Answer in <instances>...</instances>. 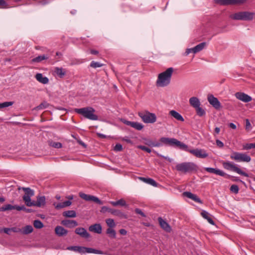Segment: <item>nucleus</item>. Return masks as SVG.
<instances>
[{
  "mask_svg": "<svg viewBox=\"0 0 255 255\" xmlns=\"http://www.w3.org/2000/svg\"><path fill=\"white\" fill-rule=\"evenodd\" d=\"M169 115L178 121L183 122L184 121L182 116L178 112L174 110H171L169 112Z\"/></svg>",
  "mask_w": 255,
  "mask_h": 255,
  "instance_id": "obj_27",
  "label": "nucleus"
},
{
  "mask_svg": "<svg viewBox=\"0 0 255 255\" xmlns=\"http://www.w3.org/2000/svg\"><path fill=\"white\" fill-rule=\"evenodd\" d=\"M54 72L60 78H63L66 74V71L62 68L56 67Z\"/></svg>",
  "mask_w": 255,
  "mask_h": 255,
  "instance_id": "obj_29",
  "label": "nucleus"
},
{
  "mask_svg": "<svg viewBox=\"0 0 255 255\" xmlns=\"http://www.w3.org/2000/svg\"><path fill=\"white\" fill-rule=\"evenodd\" d=\"M144 143L150 147H159L161 146V143L160 142H154L150 139H144Z\"/></svg>",
  "mask_w": 255,
  "mask_h": 255,
  "instance_id": "obj_26",
  "label": "nucleus"
},
{
  "mask_svg": "<svg viewBox=\"0 0 255 255\" xmlns=\"http://www.w3.org/2000/svg\"><path fill=\"white\" fill-rule=\"evenodd\" d=\"M251 148H254V143H247L243 145V149L248 150Z\"/></svg>",
  "mask_w": 255,
  "mask_h": 255,
  "instance_id": "obj_52",
  "label": "nucleus"
},
{
  "mask_svg": "<svg viewBox=\"0 0 255 255\" xmlns=\"http://www.w3.org/2000/svg\"><path fill=\"white\" fill-rule=\"evenodd\" d=\"M207 99L210 104L216 109H219L221 108V106L220 102L218 99L215 97L213 95H208Z\"/></svg>",
  "mask_w": 255,
  "mask_h": 255,
  "instance_id": "obj_11",
  "label": "nucleus"
},
{
  "mask_svg": "<svg viewBox=\"0 0 255 255\" xmlns=\"http://www.w3.org/2000/svg\"><path fill=\"white\" fill-rule=\"evenodd\" d=\"M33 226L35 228L41 229L43 227V224L40 220H36L34 221Z\"/></svg>",
  "mask_w": 255,
  "mask_h": 255,
  "instance_id": "obj_45",
  "label": "nucleus"
},
{
  "mask_svg": "<svg viewBox=\"0 0 255 255\" xmlns=\"http://www.w3.org/2000/svg\"><path fill=\"white\" fill-rule=\"evenodd\" d=\"M75 232L83 238H88L90 237L89 233L83 228H78L76 229Z\"/></svg>",
  "mask_w": 255,
  "mask_h": 255,
  "instance_id": "obj_15",
  "label": "nucleus"
},
{
  "mask_svg": "<svg viewBox=\"0 0 255 255\" xmlns=\"http://www.w3.org/2000/svg\"><path fill=\"white\" fill-rule=\"evenodd\" d=\"M235 96L237 99L245 103H248L252 100L251 96L243 92H237Z\"/></svg>",
  "mask_w": 255,
  "mask_h": 255,
  "instance_id": "obj_12",
  "label": "nucleus"
},
{
  "mask_svg": "<svg viewBox=\"0 0 255 255\" xmlns=\"http://www.w3.org/2000/svg\"><path fill=\"white\" fill-rule=\"evenodd\" d=\"M216 2L221 5H234V0H216Z\"/></svg>",
  "mask_w": 255,
  "mask_h": 255,
  "instance_id": "obj_36",
  "label": "nucleus"
},
{
  "mask_svg": "<svg viewBox=\"0 0 255 255\" xmlns=\"http://www.w3.org/2000/svg\"><path fill=\"white\" fill-rule=\"evenodd\" d=\"M190 105L194 108L200 106L201 103L198 98L195 97H192L189 99Z\"/></svg>",
  "mask_w": 255,
  "mask_h": 255,
  "instance_id": "obj_24",
  "label": "nucleus"
},
{
  "mask_svg": "<svg viewBox=\"0 0 255 255\" xmlns=\"http://www.w3.org/2000/svg\"><path fill=\"white\" fill-rule=\"evenodd\" d=\"M83 253H94L97 254H101L102 252L99 250H97L92 248H86L83 247Z\"/></svg>",
  "mask_w": 255,
  "mask_h": 255,
  "instance_id": "obj_32",
  "label": "nucleus"
},
{
  "mask_svg": "<svg viewBox=\"0 0 255 255\" xmlns=\"http://www.w3.org/2000/svg\"><path fill=\"white\" fill-rule=\"evenodd\" d=\"M123 149L122 145L121 144H117L114 147V150L117 151H121Z\"/></svg>",
  "mask_w": 255,
  "mask_h": 255,
  "instance_id": "obj_55",
  "label": "nucleus"
},
{
  "mask_svg": "<svg viewBox=\"0 0 255 255\" xmlns=\"http://www.w3.org/2000/svg\"><path fill=\"white\" fill-rule=\"evenodd\" d=\"M239 187L237 185H232L231 187H230V190L231 192L235 193V194H237L239 192Z\"/></svg>",
  "mask_w": 255,
  "mask_h": 255,
  "instance_id": "obj_49",
  "label": "nucleus"
},
{
  "mask_svg": "<svg viewBox=\"0 0 255 255\" xmlns=\"http://www.w3.org/2000/svg\"><path fill=\"white\" fill-rule=\"evenodd\" d=\"M36 79L40 83L46 84L49 82V79L46 77H44L42 74L41 73H37L35 75V76Z\"/></svg>",
  "mask_w": 255,
  "mask_h": 255,
  "instance_id": "obj_21",
  "label": "nucleus"
},
{
  "mask_svg": "<svg viewBox=\"0 0 255 255\" xmlns=\"http://www.w3.org/2000/svg\"><path fill=\"white\" fill-rule=\"evenodd\" d=\"M67 250L73 251L74 252H79L80 253H83V247H79V246H71L67 248Z\"/></svg>",
  "mask_w": 255,
  "mask_h": 255,
  "instance_id": "obj_39",
  "label": "nucleus"
},
{
  "mask_svg": "<svg viewBox=\"0 0 255 255\" xmlns=\"http://www.w3.org/2000/svg\"><path fill=\"white\" fill-rule=\"evenodd\" d=\"M189 152L199 158H205L208 156V154L203 150L196 149H191L189 150Z\"/></svg>",
  "mask_w": 255,
  "mask_h": 255,
  "instance_id": "obj_13",
  "label": "nucleus"
},
{
  "mask_svg": "<svg viewBox=\"0 0 255 255\" xmlns=\"http://www.w3.org/2000/svg\"><path fill=\"white\" fill-rule=\"evenodd\" d=\"M173 70V68L170 67L165 71L159 74L156 82V85L160 87L168 86L170 83Z\"/></svg>",
  "mask_w": 255,
  "mask_h": 255,
  "instance_id": "obj_1",
  "label": "nucleus"
},
{
  "mask_svg": "<svg viewBox=\"0 0 255 255\" xmlns=\"http://www.w3.org/2000/svg\"><path fill=\"white\" fill-rule=\"evenodd\" d=\"M3 231L5 233V234H10V232L11 231V229L10 228H4L3 229Z\"/></svg>",
  "mask_w": 255,
  "mask_h": 255,
  "instance_id": "obj_63",
  "label": "nucleus"
},
{
  "mask_svg": "<svg viewBox=\"0 0 255 255\" xmlns=\"http://www.w3.org/2000/svg\"><path fill=\"white\" fill-rule=\"evenodd\" d=\"M90 53L92 54L97 55L99 53V52L97 50L92 49L90 50Z\"/></svg>",
  "mask_w": 255,
  "mask_h": 255,
  "instance_id": "obj_64",
  "label": "nucleus"
},
{
  "mask_svg": "<svg viewBox=\"0 0 255 255\" xmlns=\"http://www.w3.org/2000/svg\"><path fill=\"white\" fill-rule=\"evenodd\" d=\"M23 190L24 191L25 193L23 197H31L34 195V191L29 188H23Z\"/></svg>",
  "mask_w": 255,
  "mask_h": 255,
  "instance_id": "obj_37",
  "label": "nucleus"
},
{
  "mask_svg": "<svg viewBox=\"0 0 255 255\" xmlns=\"http://www.w3.org/2000/svg\"><path fill=\"white\" fill-rule=\"evenodd\" d=\"M137 148L139 149H140L143 151H145L148 153H150L151 152V150L149 148H148L145 146L138 145V146H137Z\"/></svg>",
  "mask_w": 255,
  "mask_h": 255,
  "instance_id": "obj_51",
  "label": "nucleus"
},
{
  "mask_svg": "<svg viewBox=\"0 0 255 255\" xmlns=\"http://www.w3.org/2000/svg\"><path fill=\"white\" fill-rule=\"evenodd\" d=\"M17 206L11 205L10 204H6L0 208V211H6L8 210H12L14 209L17 210Z\"/></svg>",
  "mask_w": 255,
  "mask_h": 255,
  "instance_id": "obj_33",
  "label": "nucleus"
},
{
  "mask_svg": "<svg viewBox=\"0 0 255 255\" xmlns=\"http://www.w3.org/2000/svg\"><path fill=\"white\" fill-rule=\"evenodd\" d=\"M64 203V206L65 207L69 206L71 205L72 203L70 201H66L63 202Z\"/></svg>",
  "mask_w": 255,
  "mask_h": 255,
  "instance_id": "obj_62",
  "label": "nucleus"
},
{
  "mask_svg": "<svg viewBox=\"0 0 255 255\" xmlns=\"http://www.w3.org/2000/svg\"><path fill=\"white\" fill-rule=\"evenodd\" d=\"M183 195L184 196H185L188 198H190L197 203H202L201 200L200 199V198H199L198 197V196L197 195H196L195 194H194L190 192H184L183 193Z\"/></svg>",
  "mask_w": 255,
  "mask_h": 255,
  "instance_id": "obj_19",
  "label": "nucleus"
},
{
  "mask_svg": "<svg viewBox=\"0 0 255 255\" xmlns=\"http://www.w3.org/2000/svg\"><path fill=\"white\" fill-rule=\"evenodd\" d=\"M201 215L204 219H206L210 224L213 225H215L214 221L210 217V214L208 212L206 211H203L201 213Z\"/></svg>",
  "mask_w": 255,
  "mask_h": 255,
  "instance_id": "obj_28",
  "label": "nucleus"
},
{
  "mask_svg": "<svg viewBox=\"0 0 255 255\" xmlns=\"http://www.w3.org/2000/svg\"><path fill=\"white\" fill-rule=\"evenodd\" d=\"M106 233L110 238H116V232L113 228H108L106 231Z\"/></svg>",
  "mask_w": 255,
  "mask_h": 255,
  "instance_id": "obj_41",
  "label": "nucleus"
},
{
  "mask_svg": "<svg viewBox=\"0 0 255 255\" xmlns=\"http://www.w3.org/2000/svg\"><path fill=\"white\" fill-rule=\"evenodd\" d=\"M194 50H193V48H188L186 50L185 55H188L189 54H190L191 52L194 53Z\"/></svg>",
  "mask_w": 255,
  "mask_h": 255,
  "instance_id": "obj_60",
  "label": "nucleus"
},
{
  "mask_svg": "<svg viewBox=\"0 0 255 255\" xmlns=\"http://www.w3.org/2000/svg\"><path fill=\"white\" fill-rule=\"evenodd\" d=\"M205 170L209 173H214L221 176H224L226 175V173L218 169L211 167H206L205 168Z\"/></svg>",
  "mask_w": 255,
  "mask_h": 255,
  "instance_id": "obj_20",
  "label": "nucleus"
},
{
  "mask_svg": "<svg viewBox=\"0 0 255 255\" xmlns=\"http://www.w3.org/2000/svg\"><path fill=\"white\" fill-rule=\"evenodd\" d=\"M140 179L144 182L148 183L150 185H152L153 186L156 187L157 186V183L155 182V180L151 178H146L144 177H140Z\"/></svg>",
  "mask_w": 255,
  "mask_h": 255,
  "instance_id": "obj_34",
  "label": "nucleus"
},
{
  "mask_svg": "<svg viewBox=\"0 0 255 255\" xmlns=\"http://www.w3.org/2000/svg\"><path fill=\"white\" fill-rule=\"evenodd\" d=\"M119 232L122 235H126L127 234V231L124 229H120Z\"/></svg>",
  "mask_w": 255,
  "mask_h": 255,
  "instance_id": "obj_61",
  "label": "nucleus"
},
{
  "mask_svg": "<svg viewBox=\"0 0 255 255\" xmlns=\"http://www.w3.org/2000/svg\"><path fill=\"white\" fill-rule=\"evenodd\" d=\"M122 122L126 125L129 126L138 130H141L143 128V126L141 124L138 122H130L125 120H123Z\"/></svg>",
  "mask_w": 255,
  "mask_h": 255,
  "instance_id": "obj_14",
  "label": "nucleus"
},
{
  "mask_svg": "<svg viewBox=\"0 0 255 255\" xmlns=\"http://www.w3.org/2000/svg\"><path fill=\"white\" fill-rule=\"evenodd\" d=\"M155 153L159 156H160L163 158H164L165 159H166L168 161H169V162H172L173 161V159H171V158H170L169 157H167V156H164L163 155H160L158 153H157V152L156 151H154Z\"/></svg>",
  "mask_w": 255,
  "mask_h": 255,
  "instance_id": "obj_57",
  "label": "nucleus"
},
{
  "mask_svg": "<svg viewBox=\"0 0 255 255\" xmlns=\"http://www.w3.org/2000/svg\"><path fill=\"white\" fill-rule=\"evenodd\" d=\"M138 115L144 123L153 124L156 121L155 114L147 111L139 112L138 113Z\"/></svg>",
  "mask_w": 255,
  "mask_h": 255,
  "instance_id": "obj_6",
  "label": "nucleus"
},
{
  "mask_svg": "<svg viewBox=\"0 0 255 255\" xmlns=\"http://www.w3.org/2000/svg\"><path fill=\"white\" fill-rule=\"evenodd\" d=\"M135 212L136 214L140 215L142 217H145V214L142 212V211L140 209H139L138 208H136L135 209Z\"/></svg>",
  "mask_w": 255,
  "mask_h": 255,
  "instance_id": "obj_58",
  "label": "nucleus"
},
{
  "mask_svg": "<svg viewBox=\"0 0 255 255\" xmlns=\"http://www.w3.org/2000/svg\"><path fill=\"white\" fill-rule=\"evenodd\" d=\"M230 158L237 162H249L251 160V157L246 153L238 152H233L231 154Z\"/></svg>",
  "mask_w": 255,
  "mask_h": 255,
  "instance_id": "obj_7",
  "label": "nucleus"
},
{
  "mask_svg": "<svg viewBox=\"0 0 255 255\" xmlns=\"http://www.w3.org/2000/svg\"><path fill=\"white\" fill-rule=\"evenodd\" d=\"M17 211H21V210H23L24 211H25L27 213H29V212H31V210L30 209H27L24 206H17Z\"/></svg>",
  "mask_w": 255,
  "mask_h": 255,
  "instance_id": "obj_50",
  "label": "nucleus"
},
{
  "mask_svg": "<svg viewBox=\"0 0 255 255\" xmlns=\"http://www.w3.org/2000/svg\"><path fill=\"white\" fill-rule=\"evenodd\" d=\"M110 203L114 206H127V205L125 200L123 199H121L117 201H110Z\"/></svg>",
  "mask_w": 255,
  "mask_h": 255,
  "instance_id": "obj_30",
  "label": "nucleus"
},
{
  "mask_svg": "<svg viewBox=\"0 0 255 255\" xmlns=\"http://www.w3.org/2000/svg\"><path fill=\"white\" fill-rule=\"evenodd\" d=\"M49 58V56L47 55H39L36 57L33 58L31 62L33 63H40L43 60H47Z\"/></svg>",
  "mask_w": 255,
  "mask_h": 255,
  "instance_id": "obj_25",
  "label": "nucleus"
},
{
  "mask_svg": "<svg viewBox=\"0 0 255 255\" xmlns=\"http://www.w3.org/2000/svg\"><path fill=\"white\" fill-rule=\"evenodd\" d=\"M13 104V102H5L0 103V109L11 106Z\"/></svg>",
  "mask_w": 255,
  "mask_h": 255,
  "instance_id": "obj_46",
  "label": "nucleus"
},
{
  "mask_svg": "<svg viewBox=\"0 0 255 255\" xmlns=\"http://www.w3.org/2000/svg\"><path fill=\"white\" fill-rule=\"evenodd\" d=\"M255 16V13L250 11H240L231 14L230 17L236 20L249 21L253 19Z\"/></svg>",
  "mask_w": 255,
  "mask_h": 255,
  "instance_id": "obj_4",
  "label": "nucleus"
},
{
  "mask_svg": "<svg viewBox=\"0 0 255 255\" xmlns=\"http://www.w3.org/2000/svg\"><path fill=\"white\" fill-rule=\"evenodd\" d=\"M195 110L197 114L200 117H202L205 114V111L202 108H201L200 106L196 108Z\"/></svg>",
  "mask_w": 255,
  "mask_h": 255,
  "instance_id": "obj_44",
  "label": "nucleus"
},
{
  "mask_svg": "<svg viewBox=\"0 0 255 255\" xmlns=\"http://www.w3.org/2000/svg\"><path fill=\"white\" fill-rule=\"evenodd\" d=\"M54 206H55V208L57 209H62V208H63L65 207V206H64L63 202L58 203L56 205L54 204Z\"/></svg>",
  "mask_w": 255,
  "mask_h": 255,
  "instance_id": "obj_56",
  "label": "nucleus"
},
{
  "mask_svg": "<svg viewBox=\"0 0 255 255\" xmlns=\"http://www.w3.org/2000/svg\"><path fill=\"white\" fill-rule=\"evenodd\" d=\"M106 224L109 227V228H113L116 226L115 221L112 219H107L106 220Z\"/></svg>",
  "mask_w": 255,
  "mask_h": 255,
  "instance_id": "obj_42",
  "label": "nucleus"
},
{
  "mask_svg": "<svg viewBox=\"0 0 255 255\" xmlns=\"http://www.w3.org/2000/svg\"><path fill=\"white\" fill-rule=\"evenodd\" d=\"M61 224L63 226L69 228H73L78 226V223L75 220H64L61 221Z\"/></svg>",
  "mask_w": 255,
  "mask_h": 255,
  "instance_id": "obj_16",
  "label": "nucleus"
},
{
  "mask_svg": "<svg viewBox=\"0 0 255 255\" xmlns=\"http://www.w3.org/2000/svg\"><path fill=\"white\" fill-rule=\"evenodd\" d=\"M89 230L91 232L101 234L102 233V226L99 224H95L90 226Z\"/></svg>",
  "mask_w": 255,
  "mask_h": 255,
  "instance_id": "obj_22",
  "label": "nucleus"
},
{
  "mask_svg": "<svg viewBox=\"0 0 255 255\" xmlns=\"http://www.w3.org/2000/svg\"><path fill=\"white\" fill-rule=\"evenodd\" d=\"M159 141L161 144L163 143L167 145L178 147L183 149L187 148V145L174 138L163 137L160 138Z\"/></svg>",
  "mask_w": 255,
  "mask_h": 255,
  "instance_id": "obj_5",
  "label": "nucleus"
},
{
  "mask_svg": "<svg viewBox=\"0 0 255 255\" xmlns=\"http://www.w3.org/2000/svg\"><path fill=\"white\" fill-rule=\"evenodd\" d=\"M33 230V229L31 226L27 225L22 229V233L23 234L27 235L32 233Z\"/></svg>",
  "mask_w": 255,
  "mask_h": 255,
  "instance_id": "obj_40",
  "label": "nucleus"
},
{
  "mask_svg": "<svg viewBox=\"0 0 255 255\" xmlns=\"http://www.w3.org/2000/svg\"><path fill=\"white\" fill-rule=\"evenodd\" d=\"M79 196L81 198L84 199L86 201H92L100 205L102 204L101 201H100L98 198L94 196L86 194L83 193H80Z\"/></svg>",
  "mask_w": 255,
  "mask_h": 255,
  "instance_id": "obj_10",
  "label": "nucleus"
},
{
  "mask_svg": "<svg viewBox=\"0 0 255 255\" xmlns=\"http://www.w3.org/2000/svg\"><path fill=\"white\" fill-rule=\"evenodd\" d=\"M63 216L66 218H75L76 217V213L74 210H68L63 213Z\"/></svg>",
  "mask_w": 255,
  "mask_h": 255,
  "instance_id": "obj_31",
  "label": "nucleus"
},
{
  "mask_svg": "<svg viewBox=\"0 0 255 255\" xmlns=\"http://www.w3.org/2000/svg\"><path fill=\"white\" fill-rule=\"evenodd\" d=\"M101 212L102 213H105L108 212L112 214L115 216H117L121 218L127 219L128 218L127 215L125 213L118 210L113 209L106 206H103L101 208Z\"/></svg>",
  "mask_w": 255,
  "mask_h": 255,
  "instance_id": "obj_9",
  "label": "nucleus"
},
{
  "mask_svg": "<svg viewBox=\"0 0 255 255\" xmlns=\"http://www.w3.org/2000/svg\"><path fill=\"white\" fill-rule=\"evenodd\" d=\"M55 233L59 237H62L67 235L68 231L63 227L58 226L55 228Z\"/></svg>",
  "mask_w": 255,
  "mask_h": 255,
  "instance_id": "obj_17",
  "label": "nucleus"
},
{
  "mask_svg": "<svg viewBox=\"0 0 255 255\" xmlns=\"http://www.w3.org/2000/svg\"><path fill=\"white\" fill-rule=\"evenodd\" d=\"M205 45H206V43L202 42V43H201L199 44L198 45H196L194 47H193V50H194V53L195 54V53H196L197 52L201 51L202 50H203L204 49Z\"/></svg>",
  "mask_w": 255,
  "mask_h": 255,
  "instance_id": "obj_35",
  "label": "nucleus"
},
{
  "mask_svg": "<svg viewBox=\"0 0 255 255\" xmlns=\"http://www.w3.org/2000/svg\"><path fill=\"white\" fill-rule=\"evenodd\" d=\"M49 104L46 102H43L40 104L39 106H37L35 108V110L38 111L42 109H46L48 106Z\"/></svg>",
  "mask_w": 255,
  "mask_h": 255,
  "instance_id": "obj_43",
  "label": "nucleus"
},
{
  "mask_svg": "<svg viewBox=\"0 0 255 255\" xmlns=\"http://www.w3.org/2000/svg\"><path fill=\"white\" fill-rule=\"evenodd\" d=\"M103 66V64H101L98 62H95L94 61H93L91 62V64H90V66L91 67H93V68H98V67H101L102 66Z\"/></svg>",
  "mask_w": 255,
  "mask_h": 255,
  "instance_id": "obj_48",
  "label": "nucleus"
},
{
  "mask_svg": "<svg viewBox=\"0 0 255 255\" xmlns=\"http://www.w3.org/2000/svg\"><path fill=\"white\" fill-rule=\"evenodd\" d=\"M175 169L177 171L182 173H192L198 170V166L194 162H185L176 164Z\"/></svg>",
  "mask_w": 255,
  "mask_h": 255,
  "instance_id": "obj_2",
  "label": "nucleus"
},
{
  "mask_svg": "<svg viewBox=\"0 0 255 255\" xmlns=\"http://www.w3.org/2000/svg\"><path fill=\"white\" fill-rule=\"evenodd\" d=\"M252 128V126L250 121L248 119L246 120V129L248 131H250Z\"/></svg>",
  "mask_w": 255,
  "mask_h": 255,
  "instance_id": "obj_53",
  "label": "nucleus"
},
{
  "mask_svg": "<svg viewBox=\"0 0 255 255\" xmlns=\"http://www.w3.org/2000/svg\"><path fill=\"white\" fill-rule=\"evenodd\" d=\"M247 0H234V5L235 4H243L247 2Z\"/></svg>",
  "mask_w": 255,
  "mask_h": 255,
  "instance_id": "obj_54",
  "label": "nucleus"
},
{
  "mask_svg": "<svg viewBox=\"0 0 255 255\" xmlns=\"http://www.w3.org/2000/svg\"><path fill=\"white\" fill-rule=\"evenodd\" d=\"M223 166L227 170H231L246 177H249V175L241 170L233 162L227 161L223 163Z\"/></svg>",
  "mask_w": 255,
  "mask_h": 255,
  "instance_id": "obj_8",
  "label": "nucleus"
},
{
  "mask_svg": "<svg viewBox=\"0 0 255 255\" xmlns=\"http://www.w3.org/2000/svg\"><path fill=\"white\" fill-rule=\"evenodd\" d=\"M34 206L36 207H40L45 204V197L44 196H38L37 197V201H34Z\"/></svg>",
  "mask_w": 255,
  "mask_h": 255,
  "instance_id": "obj_23",
  "label": "nucleus"
},
{
  "mask_svg": "<svg viewBox=\"0 0 255 255\" xmlns=\"http://www.w3.org/2000/svg\"><path fill=\"white\" fill-rule=\"evenodd\" d=\"M49 145L51 146L55 147L56 148H61L62 146V144L59 142L51 141L49 142Z\"/></svg>",
  "mask_w": 255,
  "mask_h": 255,
  "instance_id": "obj_47",
  "label": "nucleus"
},
{
  "mask_svg": "<svg viewBox=\"0 0 255 255\" xmlns=\"http://www.w3.org/2000/svg\"><path fill=\"white\" fill-rule=\"evenodd\" d=\"M216 144L218 146H219V147H223L224 146V143L222 141H220V140L219 139H217L216 140Z\"/></svg>",
  "mask_w": 255,
  "mask_h": 255,
  "instance_id": "obj_59",
  "label": "nucleus"
},
{
  "mask_svg": "<svg viewBox=\"0 0 255 255\" xmlns=\"http://www.w3.org/2000/svg\"><path fill=\"white\" fill-rule=\"evenodd\" d=\"M158 220L160 226L164 230L167 232H170L171 231V227L165 221L162 219V218H158Z\"/></svg>",
  "mask_w": 255,
  "mask_h": 255,
  "instance_id": "obj_18",
  "label": "nucleus"
},
{
  "mask_svg": "<svg viewBox=\"0 0 255 255\" xmlns=\"http://www.w3.org/2000/svg\"><path fill=\"white\" fill-rule=\"evenodd\" d=\"M75 112L90 120L96 121L98 119V116L94 114L95 110L90 107L75 109Z\"/></svg>",
  "mask_w": 255,
  "mask_h": 255,
  "instance_id": "obj_3",
  "label": "nucleus"
},
{
  "mask_svg": "<svg viewBox=\"0 0 255 255\" xmlns=\"http://www.w3.org/2000/svg\"><path fill=\"white\" fill-rule=\"evenodd\" d=\"M22 199H23V200L24 201V203H25V205L27 206H28V207H32V206H34V201H32L31 200V197H23Z\"/></svg>",
  "mask_w": 255,
  "mask_h": 255,
  "instance_id": "obj_38",
  "label": "nucleus"
}]
</instances>
